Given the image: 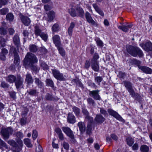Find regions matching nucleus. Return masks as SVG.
Instances as JSON below:
<instances>
[{"label": "nucleus", "instance_id": "1", "mask_svg": "<svg viewBox=\"0 0 152 152\" xmlns=\"http://www.w3.org/2000/svg\"><path fill=\"white\" fill-rule=\"evenodd\" d=\"M23 65L25 66H32L37 62L38 59L34 54L30 52L28 53L23 60Z\"/></svg>", "mask_w": 152, "mask_h": 152}, {"label": "nucleus", "instance_id": "2", "mask_svg": "<svg viewBox=\"0 0 152 152\" xmlns=\"http://www.w3.org/2000/svg\"><path fill=\"white\" fill-rule=\"evenodd\" d=\"M127 52L132 56L136 57L137 56L140 57L143 56L142 51L139 48L132 45H128L126 47Z\"/></svg>", "mask_w": 152, "mask_h": 152}, {"label": "nucleus", "instance_id": "3", "mask_svg": "<svg viewBox=\"0 0 152 152\" xmlns=\"http://www.w3.org/2000/svg\"><path fill=\"white\" fill-rule=\"evenodd\" d=\"M10 53H13L14 54V64L12 65L10 67V68L12 69H14L17 68L18 69L20 67L19 66L20 63V59L19 56L17 53L16 49L13 46L11 47L10 50Z\"/></svg>", "mask_w": 152, "mask_h": 152}, {"label": "nucleus", "instance_id": "4", "mask_svg": "<svg viewBox=\"0 0 152 152\" xmlns=\"http://www.w3.org/2000/svg\"><path fill=\"white\" fill-rule=\"evenodd\" d=\"M13 132V130L11 127H2L0 134L3 139L6 141L9 139L10 135L12 134Z\"/></svg>", "mask_w": 152, "mask_h": 152}, {"label": "nucleus", "instance_id": "5", "mask_svg": "<svg viewBox=\"0 0 152 152\" xmlns=\"http://www.w3.org/2000/svg\"><path fill=\"white\" fill-rule=\"evenodd\" d=\"M62 129L64 132L70 138V141L73 143H75L76 140L73 132L70 129L67 127H63L62 128Z\"/></svg>", "mask_w": 152, "mask_h": 152}, {"label": "nucleus", "instance_id": "6", "mask_svg": "<svg viewBox=\"0 0 152 152\" xmlns=\"http://www.w3.org/2000/svg\"><path fill=\"white\" fill-rule=\"evenodd\" d=\"M124 84L126 88L129 93L130 95L133 97L135 96V94L133 89V84L130 81L127 80L124 81L121 83Z\"/></svg>", "mask_w": 152, "mask_h": 152}, {"label": "nucleus", "instance_id": "7", "mask_svg": "<svg viewBox=\"0 0 152 152\" xmlns=\"http://www.w3.org/2000/svg\"><path fill=\"white\" fill-rule=\"evenodd\" d=\"M51 71L54 77L57 80L61 81L66 80L65 76H64L63 73H61L60 71L56 69H52Z\"/></svg>", "mask_w": 152, "mask_h": 152}, {"label": "nucleus", "instance_id": "8", "mask_svg": "<svg viewBox=\"0 0 152 152\" xmlns=\"http://www.w3.org/2000/svg\"><path fill=\"white\" fill-rule=\"evenodd\" d=\"M99 90H97L92 91H89V94L94 99L96 100H100L101 99L100 96L99 94Z\"/></svg>", "mask_w": 152, "mask_h": 152}, {"label": "nucleus", "instance_id": "9", "mask_svg": "<svg viewBox=\"0 0 152 152\" xmlns=\"http://www.w3.org/2000/svg\"><path fill=\"white\" fill-rule=\"evenodd\" d=\"M23 79L20 76H18L15 82L16 88L18 89L19 88H22L23 87Z\"/></svg>", "mask_w": 152, "mask_h": 152}, {"label": "nucleus", "instance_id": "10", "mask_svg": "<svg viewBox=\"0 0 152 152\" xmlns=\"http://www.w3.org/2000/svg\"><path fill=\"white\" fill-rule=\"evenodd\" d=\"M20 18L22 23L24 25L28 26L30 24L31 20L27 16L20 14Z\"/></svg>", "mask_w": 152, "mask_h": 152}, {"label": "nucleus", "instance_id": "11", "mask_svg": "<svg viewBox=\"0 0 152 152\" xmlns=\"http://www.w3.org/2000/svg\"><path fill=\"white\" fill-rule=\"evenodd\" d=\"M107 112L110 115L112 116L119 121H122V118L116 111L111 109L109 108L107 109Z\"/></svg>", "mask_w": 152, "mask_h": 152}, {"label": "nucleus", "instance_id": "12", "mask_svg": "<svg viewBox=\"0 0 152 152\" xmlns=\"http://www.w3.org/2000/svg\"><path fill=\"white\" fill-rule=\"evenodd\" d=\"M85 17L87 21L93 25L97 26V24L93 19L90 14L87 12L85 13Z\"/></svg>", "mask_w": 152, "mask_h": 152}, {"label": "nucleus", "instance_id": "13", "mask_svg": "<svg viewBox=\"0 0 152 152\" xmlns=\"http://www.w3.org/2000/svg\"><path fill=\"white\" fill-rule=\"evenodd\" d=\"M140 45L146 51L152 50V43L150 41L146 42L145 44H140Z\"/></svg>", "mask_w": 152, "mask_h": 152}, {"label": "nucleus", "instance_id": "14", "mask_svg": "<svg viewBox=\"0 0 152 152\" xmlns=\"http://www.w3.org/2000/svg\"><path fill=\"white\" fill-rule=\"evenodd\" d=\"M17 142L18 144H17L16 146L13 147V152H20L23 145V142L21 140H19Z\"/></svg>", "mask_w": 152, "mask_h": 152}, {"label": "nucleus", "instance_id": "15", "mask_svg": "<svg viewBox=\"0 0 152 152\" xmlns=\"http://www.w3.org/2000/svg\"><path fill=\"white\" fill-rule=\"evenodd\" d=\"M52 39L53 42L56 47H58L59 45H61L60 37L58 35H56L54 36Z\"/></svg>", "mask_w": 152, "mask_h": 152}, {"label": "nucleus", "instance_id": "16", "mask_svg": "<svg viewBox=\"0 0 152 152\" xmlns=\"http://www.w3.org/2000/svg\"><path fill=\"white\" fill-rule=\"evenodd\" d=\"M132 25L131 24H127L125 25H123L121 26H119L118 28L121 30L123 31L126 32L129 31V28H132Z\"/></svg>", "mask_w": 152, "mask_h": 152}, {"label": "nucleus", "instance_id": "17", "mask_svg": "<svg viewBox=\"0 0 152 152\" xmlns=\"http://www.w3.org/2000/svg\"><path fill=\"white\" fill-rule=\"evenodd\" d=\"M33 81V79L31 74L28 73L26 75V77L25 79V82L26 83V84L29 85L32 84Z\"/></svg>", "mask_w": 152, "mask_h": 152}, {"label": "nucleus", "instance_id": "18", "mask_svg": "<svg viewBox=\"0 0 152 152\" xmlns=\"http://www.w3.org/2000/svg\"><path fill=\"white\" fill-rule=\"evenodd\" d=\"M67 121L70 124H74L76 122L75 118V116L72 113H69L68 114L67 117Z\"/></svg>", "mask_w": 152, "mask_h": 152}, {"label": "nucleus", "instance_id": "19", "mask_svg": "<svg viewBox=\"0 0 152 152\" xmlns=\"http://www.w3.org/2000/svg\"><path fill=\"white\" fill-rule=\"evenodd\" d=\"M139 69L146 74H151L152 73V69L147 66H141V67H140Z\"/></svg>", "mask_w": 152, "mask_h": 152}, {"label": "nucleus", "instance_id": "20", "mask_svg": "<svg viewBox=\"0 0 152 152\" xmlns=\"http://www.w3.org/2000/svg\"><path fill=\"white\" fill-rule=\"evenodd\" d=\"M55 17V13L52 11H49L48 13V17L47 18V20L50 22L52 21Z\"/></svg>", "mask_w": 152, "mask_h": 152}, {"label": "nucleus", "instance_id": "21", "mask_svg": "<svg viewBox=\"0 0 152 152\" xmlns=\"http://www.w3.org/2000/svg\"><path fill=\"white\" fill-rule=\"evenodd\" d=\"M92 6L95 9V11L102 16H104V14L103 11L98 7L97 4L95 3L93 4Z\"/></svg>", "mask_w": 152, "mask_h": 152}, {"label": "nucleus", "instance_id": "22", "mask_svg": "<svg viewBox=\"0 0 152 152\" xmlns=\"http://www.w3.org/2000/svg\"><path fill=\"white\" fill-rule=\"evenodd\" d=\"M95 121L99 123H102L105 120V118L100 114L96 115L95 118Z\"/></svg>", "mask_w": 152, "mask_h": 152}, {"label": "nucleus", "instance_id": "23", "mask_svg": "<svg viewBox=\"0 0 152 152\" xmlns=\"http://www.w3.org/2000/svg\"><path fill=\"white\" fill-rule=\"evenodd\" d=\"M91 67L95 72H98L99 70V66L98 62L91 61Z\"/></svg>", "mask_w": 152, "mask_h": 152}, {"label": "nucleus", "instance_id": "24", "mask_svg": "<svg viewBox=\"0 0 152 152\" xmlns=\"http://www.w3.org/2000/svg\"><path fill=\"white\" fill-rule=\"evenodd\" d=\"M82 113L84 115H86L85 118L86 120H88L90 122L93 121V118L88 115L89 113L86 109L85 108L83 109Z\"/></svg>", "mask_w": 152, "mask_h": 152}, {"label": "nucleus", "instance_id": "25", "mask_svg": "<svg viewBox=\"0 0 152 152\" xmlns=\"http://www.w3.org/2000/svg\"><path fill=\"white\" fill-rule=\"evenodd\" d=\"M77 125L81 133H84L86 130V126L84 123L82 121L78 123Z\"/></svg>", "mask_w": 152, "mask_h": 152}, {"label": "nucleus", "instance_id": "26", "mask_svg": "<svg viewBox=\"0 0 152 152\" xmlns=\"http://www.w3.org/2000/svg\"><path fill=\"white\" fill-rule=\"evenodd\" d=\"M13 42L14 44L18 47L20 45V38L17 34H15L13 37Z\"/></svg>", "mask_w": 152, "mask_h": 152}, {"label": "nucleus", "instance_id": "27", "mask_svg": "<svg viewBox=\"0 0 152 152\" xmlns=\"http://www.w3.org/2000/svg\"><path fill=\"white\" fill-rule=\"evenodd\" d=\"M17 77L13 75H9L7 77L6 80L8 82L11 83L15 82Z\"/></svg>", "mask_w": 152, "mask_h": 152}, {"label": "nucleus", "instance_id": "28", "mask_svg": "<svg viewBox=\"0 0 152 152\" xmlns=\"http://www.w3.org/2000/svg\"><path fill=\"white\" fill-rule=\"evenodd\" d=\"M42 32L39 26L37 25H36L34 27L35 34L37 36H39Z\"/></svg>", "mask_w": 152, "mask_h": 152}, {"label": "nucleus", "instance_id": "29", "mask_svg": "<svg viewBox=\"0 0 152 152\" xmlns=\"http://www.w3.org/2000/svg\"><path fill=\"white\" fill-rule=\"evenodd\" d=\"M75 23L71 22L70 26L68 28V31L69 35L71 36L72 34L73 29L75 26Z\"/></svg>", "mask_w": 152, "mask_h": 152}, {"label": "nucleus", "instance_id": "30", "mask_svg": "<svg viewBox=\"0 0 152 152\" xmlns=\"http://www.w3.org/2000/svg\"><path fill=\"white\" fill-rule=\"evenodd\" d=\"M87 101L88 104L90 106L94 107L96 105L94 100L91 97L88 98L87 99Z\"/></svg>", "mask_w": 152, "mask_h": 152}, {"label": "nucleus", "instance_id": "31", "mask_svg": "<svg viewBox=\"0 0 152 152\" xmlns=\"http://www.w3.org/2000/svg\"><path fill=\"white\" fill-rule=\"evenodd\" d=\"M34 82L37 85L39 88H41L43 86V83L38 78L36 77L35 78Z\"/></svg>", "mask_w": 152, "mask_h": 152}, {"label": "nucleus", "instance_id": "32", "mask_svg": "<svg viewBox=\"0 0 152 152\" xmlns=\"http://www.w3.org/2000/svg\"><path fill=\"white\" fill-rule=\"evenodd\" d=\"M76 10L78 13V15L80 17L83 18L84 15V12L82 8L80 7H77Z\"/></svg>", "mask_w": 152, "mask_h": 152}, {"label": "nucleus", "instance_id": "33", "mask_svg": "<svg viewBox=\"0 0 152 152\" xmlns=\"http://www.w3.org/2000/svg\"><path fill=\"white\" fill-rule=\"evenodd\" d=\"M27 92L30 95L32 96H37L39 93L37 90L35 89H31Z\"/></svg>", "mask_w": 152, "mask_h": 152}, {"label": "nucleus", "instance_id": "34", "mask_svg": "<svg viewBox=\"0 0 152 152\" xmlns=\"http://www.w3.org/2000/svg\"><path fill=\"white\" fill-rule=\"evenodd\" d=\"M61 46L59 45L58 47H57V48L61 55L62 56H64L65 55V50Z\"/></svg>", "mask_w": 152, "mask_h": 152}, {"label": "nucleus", "instance_id": "35", "mask_svg": "<svg viewBox=\"0 0 152 152\" xmlns=\"http://www.w3.org/2000/svg\"><path fill=\"white\" fill-rule=\"evenodd\" d=\"M68 12L72 17H75L77 16V13L75 10L72 8L68 10Z\"/></svg>", "mask_w": 152, "mask_h": 152}, {"label": "nucleus", "instance_id": "36", "mask_svg": "<svg viewBox=\"0 0 152 152\" xmlns=\"http://www.w3.org/2000/svg\"><path fill=\"white\" fill-rule=\"evenodd\" d=\"M14 19V16L13 14L11 13H8L6 16V19L10 22L12 21Z\"/></svg>", "mask_w": 152, "mask_h": 152}, {"label": "nucleus", "instance_id": "37", "mask_svg": "<svg viewBox=\"0 0 152 152\" xmlns=\"http://www.w3.org/2000/svg\"><path fill=\"white\" fill-rule=\"evenodd\" d=\"M127 144L129 146H131L134 142V140L131 137H128L126 139Z\"/></svg>", "mask_w": 152, "mask_h": 152}, {"label": "nucleus", "instance_id": "38", "mask_svg": "<svg viewBox=\"0 0 152 152\" xmlns=\"http://www.w3.org/2000/svg\"><path fill=\"white\" fill-rule=\"evenodd\" d=\"M140 150L141 152H148L149 148L146 145H142L140 147Z\"/></svg>", "mask_w": 152, "mask_h": 152}, {"label": "nucleus", "instance_id": "39", "mask_svg": "<svg viewBox=\"0 0 152 152\" xmlns=\"http://www.w3.org/2000/svg\"><path fill=\"white\" fill-rule=\"evenodd\" d=\"M72 109L75 115L77 116L79 115L80 113V109L76 106H73Z\"/></svg>", "mask_w": 152, "mask_h": 152}, {"label": "nucleus", "instance_id": "40", "mask_svg": "<svg viewBox=\"0 0 152 152\" xmlns=\"http://www.w3.org/2000/svg\"><path fill=\"white\" fill-rule=\"evenodd\" d=\"M6 40L1 37H0V49L1 47H4L6 45Z\"/></svg>", "mask_w": 152, "mask_h": 152}, {"label": "nucleus", "instance_id": "41", "mask_svg": "<svg viewBox=\"0 0 152 152\" xmlns=\"http://www.w3.org/2000/svg\"><path fill=\"white\" fill-rule=\"evenodd\" d=\"M24 144L28 147H31L32 146V145L31 143L30 140L29 139H25L24 140Z\"/></svg>", "mask_w": 152, "mask_h": 152}, {"label": "nucleus", "instance_id": "42", "mask_svg": "<svg viewBox=\"0 0 152 152\" xmlns=\"http://www.w3.org/2000/svg\"><path fill=\"white\" fill-rule=\"evenodd\" d=\"M46 84L48 86L52 87H54V84L53 80L50 79H47L46 80Z\"/></svg>", "mask_w": 152, "mask_h": 152}, {"label": "nucleus", "instance_id": "43", "mask_svg": "<svg viewBox=\"0 0 152 152\" xmlns=\"http://www.w3.org/2000/svg\"><path fill=\"white\" fill-rule=\"evenodd\" d=\"M103 80V78L101 76H96L94 77L95 82L97 83L98 85H100V83Z\"/></svg>", "mask_w": 152, "mask_h": 152}, {"label": "nucleus", "instance_id": "44", "mask_svg": "<svg viewBox=\"0 0 152 152\" xmlns=\"http://www.w3.org/2000/svg\"><path fill=\"white\" fill-rule=\"evenodd\" d=\"M100 112V113L103 115L104 117H106L108 115V114L107 111L103 107L99 108Z\"/></svg>", "mask_w": 152, "mask_h": 152}, {"label": "nucleus", "instance_id": "45", "mask_svg": "<svg viewBox=\"0 0 152 152\" xmlns=\"http://www.w3.org/2000/svg\"><path fill=\"white\" fill-rule=\"evenodd\" d=\"M39 36L45 41L46 42L47 41L48 38V35L47 34L45 33L44 32H43Z\"/></svg>", "mask_w": 152, "mask_h": 152}, {"label": "nucleus", "instance_id": "46", "mask_svg": "<svg viewBox=\"0 0 152 152\" xmlns=\"http://www.w3.org/2000/svg\"><path fill=\"white\" fill-rule=\"evenodd\" d=\"M59 26L58 24L56 23L52 26V30L53 32H56L59 30Z\"/></svg>", "mask_w": 152, "mask_h": 152}, {"label": "nucleus", "instance_id": "47", "mask_svg": "<svg viewBox=\"0 0 152 152\" xmlns=\"http://www.w3.org/2000/svg\"><path fill=\"white\" fill-rule=\"evenodd\" d=\"M29 49L31 52L33 53L36 52L37 50V47L34 45H30Z\"/></svg>", "mask_w": 152, "mask_h": 152}, {"label": "nucleus", "instance_id": "48", "mask_svg": "<svg viewBox=\"0 0 152 152\" xmlns=\"http://www.w3.org/2000/svg\"><path fill=\"white\" fill-rule=\"evenodd\" d=\"M40 65L44 70H46L48 69V66L44 61H40Z\"/></svg>", "mask_w": 152, "mask_h": 152}, {"label": "nucleus", "instance_id": "49", "mask_svg": "<svg viewBox=\"0 0 152 152\" xmlns=\"http://www.w3.org/2000/svg\"><path fill=\"white\" fill-rule=\"evenodd\" d=\"M7 33V30L3 27L0 28V34L1 35H5Z\"/></svg>", "mask_w": 152, "mask_h": 152}, {"label": "nucleus", "instance_id": "50", "mask_svg": "<svg viewBox=\"0 0 152 152\" xmlns=\"http://www.w3.org/2000/svg\"><path fill=\"white\" fill-rule=\"evenodd\" d=\"M3 147L6 148H8V146L6 143L0 138V148H2Z\"/></svg>", "mask_w": 152, "mask_h": 152}, {"label": "nucleus", "instance_id": "51", "mask_svg": "<svg viewBox=\"0 0 152 152\" xmlns=\"http://www.w3.org/2000/svg\"><path fill=\"white\" fill-rule=\"evenodd\" d=\"M7 142L10 145L14 147L16 146L17 144L16 142L13 140H10L7 141Z\"/></svg>", "mask_w": 152, "mask_h": 152}, {"label": "nucleus", "instance_id": "52", "mask_svg": "<svg viewBox=\"0 0 152 152\" xmlns=\"http://www.w3.org/2000/svg\"><path fill=\"white\" fill-rule=\"evenodd\" d=\"M95 40L96 42L97 45L100 47H102L103 46V42L99 38H96L95 39Z\"/></svg>", "mask_w": 152, "mask_h": 152}, {"label": "nucleus", "instance_id": "53", "mask_svg": "<svg viewBox=\"0 0 152 152\" xmlns=\"http://www.w3.org/2000/svg\"><path fill=\"white\" fill-rule=\"evenodd\" d=\"M132 62L133 64L137 65L139 69L140 67L141 66L140 65L141 62L140 61L135 59H133L132 60Z\"/></svg>", "mask_w": 152, "mask_h": 152}, {"label": "nucleus", "instance_id": "54", "mask_svg": "<svg viewBox=\"0 0 152 152\" xmlns=\"http://www.w3.org/2000/svg\"><path fill=\"white\" fill-rule=\"evenodd\" d=\"M99 56L98 54L95 53L91 61L98 62L97 60L99 58Z\"/></svg>", "mask_w": 152, "mask_h": 152}, {"label": "nucleus", "instance_id": "55", "mask_svg": "<svg viewBox=\"0 0 152 152\" xmlns=\"http://www.w3.org/2000/svg\"><path fill=\"white\" fill-rule=\"evenodd\" d=\"M8 11V9L6 8H4L0 10V14L3 15L6 14Z\"/></svg>", "mask_w": 152, "mask_h": 152}, {"label": "nucleus", "instance_id": "56", "mask_svg": "<svg viewBox=\"0 0 152 152\" xmlns=\"http://www.w3.org/2000/svg\"><path fill=\"white\" fill-rule=\"evenodd\" d=\"M8 0H0V8L8 3Z\"/></svg>", "mask_w": 152, "mask_h": 152}, {"label": "nucleus", "instance_id": "57", "mask_svg": "<svg viewBox=\"0 0 152 152\" xmlns=\"http://www.w3.org/2000/svg\"><path fill=\"white\" fill-rule=\"evenodd\" d=\"M38 136L37 132L36 130H33V131L32 137L34 140H35Z\"/></svg>", "mask_w": 152, "mask_h": 152}, {"label": "nucleus", "instance_id": "58", "mask_svg": "<svg viewBox=\"0 0 152 152\" xmlns=\"http://www.w3.org/2000/svg\"><path fill=\"white\" fill-rule=\"evenodd\" d=\"M15 135L18 138H22L23 137V134L20 132H18L15 133Z\"/></svg>", "mask_w": 152, "mask_h": 152}, {"label": "nucleus", "instance_id": "59", "mask_svg": "<svg viewBox=\"0 0 152 152\" xmlns=\"http://www.w3.org/2000/svg\"><path fill=\"white\" fill-rule=\"evenodd\" d=\"M26 118L25 117H23L20 119V124L22 125H25L26 123Z\"/></svg>", "mask_w": 152, "mask_h": 152}, {"label": "nucleus", "instance_id": "60", "mask_svg": "<svg viewBox=\"0 0 152 152\" xmlns=\"http://www.w3.org/2000/svg\"><path fill=\"white\" fill-rule=\"evenodd\" d=\"M31 66H32L31 69L33 70L34 72H38L40 69L37 66H33V65Z\"/></svg>", "mask_w": 152, "mask_h": 152}, {"label": "nucleus", "instance_id": "61", "mask_svg": "<svg viewBox=\"0 0 152 152\" xmlns=\"http://www.w3.org/2000/svg\"><path fill=\"white\" fill-rule=\"evenodd\" d=\"M64 148L66 150H68L69 148V144L66 142H64L62 144Z\"/></svg>", "mask_w": 152, "mask_h": 152}, {"label": "nucleus", "instance_id": "62", "mask_svg": "<svg viewBox=\"0 0 152 152\" xmlns=\"http://www.w3.org/2000/svg\"><path fill=\"white\" fill-rule=\"evenodd\" d=\"M36 152H43V149L41 145H38L36 148Z\"/></svg>", "mask_w": 152, "mask_h": 152}, {"label": "nucleus", "instance_id": "63", "mask_svg": "<svg viewBox=\"0 0 152 152\" xmlns=\"http://www.w3.org/2000/svg\"><path fill=\"white\" fill-rule=\"evenodd\" d=\"M9 85L4 82H2L1 84V86L3 88H8Z\"/></svg>", "mask_w": 152, "mask_h": 152}, {"label": "nucleus", "instance_id": "64", "mask_svg": "<svg viewBox=\"0 0 152 152\" xmlns=\"http://www.w3.org/2000/svg\"><path fill=\"white\" fill-rule=\"evenodd\" d=\"M1 53L2 54L6 55L8 53V51L6 49L3 47L1 49Z\"/></svg>", "mask_w": 152, "mask_h": 152}]
</instances>
